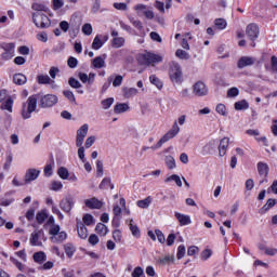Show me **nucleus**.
<instances>
[{"instance_id":"obj_1","label":"nucleus","mask_w":277,"mask_h":277,"mask_svg":"<svg viewBox=\"0 0 277 277\" xmlns=\"http://www.w3.org/2000/svg\"><path fill=\"white\" fill-rule=\"evenodd\" d=\"M185 120H187V117L185 115L180 116L177 121L175 120L173 122L172 128L158 141V143L151 146V150H157L161 148V146H163L166 142H170V140H174L177 133H181V127L185 124ZM179 124L181 127H179Z\"/></svg>"},{"instance_id":"obj_2","label":"nucleus","mask_w":277,"mask_h":277,"mask_svg":"<svg viewBox=\"0 0 277 277\" xmlns=\"http://www.w3.org/2000/svg\"><path fill=\"white\" fill-rule=\"evenodd\" d=\"M48 224H50L49 235H51L50 240L52 243H64L68 239V234L66 232H61L62 227L55 224V217L50 216L48 219Z\"/></svg>"},{"instance_id":"obj_3","label":"nucleus","mask_w":277,"mask_h":277,"mask_svg":"<svg viewBox=\"0 0 277 277\" xmlns=\"http://www.w3.org/2000/svg\"><path fill=\"white\" fill-rule=\"evenodd\" d=\"M38 107V95H30L28 100L22 105V118L24 120H29L31 114L36 111Z\"/></svg>"},{"instance_id":"obj_4","label":"nucleus","mask_w":277,"mask_h":277,"mask_svg":"<svg viewBox=\"0 0 277 277\" xmlns=\"http://www.w3.org/2000/svg\"><path fill=\"white\" fill-rule=\"evenodd\" d=\"M169 77L172 83H183V69L177 62L169 63Z\"/></svg>"},{"instance_id":"obj_5","label":"nucleus","mask_w":277,"mask_h":277,"mask_svg":"<svg viewBox=\"0 0 277 277\" xmlns=\"http://www.w3.org/2000/svg\"><path fill=\"white\" fill-rule=\"evenodd\" d=\"M137 61L141 66H150V64H160V62H163V57L159 54L146 52L144 54H140L137 56Z\"/></svg>"},{"instance_id":"obj_6","label":"nucleus","mask_w":277,"mask_h":277,"mask_svg":"<svg viewBox=\"0 0 277 277\" xmlns=\"http://www.w3.org/2000/svg\"><path fill=\"white\" fill-rule=\"evenodd\" d=\"M32 23L36 27H40L41 29H47V27H51V19L44 13L35 12L32 13Z\"/></svg>"},{"instance_id":"obj_7","label":"nucleus","mask_w":277,"mask_h":277,"mask_svg":"<svg viewBox=\"0 0 277 277\" xmlns=\"http://www.w3.org/2000/svg\"><path fill=\"white\" fill-rule=\"evenodd\" d=\"M0 49L3 50V53L1 54V60L4 62H8L14 57L16 53V44L14 43H8V42H2L0 43Z\"/></svg>"},{"instance_id":"obj_8","label":"nucleus","mask_w":277,"mask_h":277,"mask_svg":"<svg viewBox=\"0 0 277 277\" xmlns=\"http://www.w3.org/2000/svg\"><path fill=\"white\" fill-rule=\"evenodd\" d=\"M133 10H135L137 16H145V18H147L148 21H153V18H155V12L148 9L146 4H136L134 5Z\"/></svg>"},{"instance_id":"obj_9","label":"nucleus","mask_w":277,"mask_h":277,"mask_svg":"<svg viewBox=\"0 0 277 277\" xmlns=\"http://www.w3.org/2000/svg\"><path fill=\"white\" fill-rule=\"evenodd\" d=\"M57 95H43L39 101V107H42L43 109H45L47 107H53L54 105H57Z\"/></svg>"},{"instance_id":"obj_10","label":"nucleus","mask_w":277,"mask_h":277,"mask_svg":"<svg viewBox=\"0 0 277 277\" xmlns=\"http://www.w3.org/2000/svg\"><path fill=\"white\" fill-rule=\"evenodd\" d=\"M246 34L248 36V38L250 40H252L251 47H256V43L254 42V40H256V38H259V26L256 24H249L246 28Z\"/></svg>"},{"instance_id":"obj_11","label":"nucleus","mask_w":277,"mask_h":277,"mask_svg":"<svg viewBox=\"0 0 277 277\" xmlns=\"http://www.w3.org/2000/svg\"><path fill=\"white\" fill-rule=\"evenodd\" d=\"M60 207L64 213H70L75 207V198L70 195L63 198L60 202Z\"/></svg>"},{"instance_id":"obj_12","label":"nucleus","mask_w":277,"mask_h":277,"mask_svg":"<svg viewBox=\"0 0 277 277\" xmlns=\"http://www.w3.org/2000/svg\"><path fill=\"white\" fill-rule=\"evenodd\" d=\"M89 129L90 126H88V123L80 127V129L77 131L76 146H83V141L85 140V135H88Z\"/></svg>"},{"instance_id":"obj_13","label":"nucleus","mask_w":277,"mask_h":277,"mask_svg":"<svg viewBox=\"0 0 277 277\" xmlns=\"http://www.w3.org/2000/svg\"><path fill=\"white\" fill-rule=\"evenodd\" d=\"M193 92L196 96H207V94H209V89L205 82L198 81L194 84Z\"/></svg>"},{"instance_id":"obj_14","label":"nucleus","mask_w":277,"mask_h":277,"mask_svg":"<svg viewBox=\"0 0 277 277\" xmlns=\"http://www.w3.org/2000/svg\"><path fill=\"white\" fill-rule=\"evenodd\" d=\"M255 62H256V58H254L252 56H241L238 60L237 66H238V68L242 69L248 66H254Z\"/></svg>"},{"instance_id":"obj_15","label":"nucleus","mask_w":277,"mask_h":277,"mask_svg":"<svg viewBox=\"0 0 277 277\" xmlns=\"http://www.w3.org/2000/svg\"><path fill=\"white\" fill-rule=\"evenodd\" d=\"M40 176V170L38 169H28L25 174V183L26 185L31 183L32 181H36Z\"/></svg>"},{"instance_id":"obj_16","label":"nucleus","mask_w":277,"mask_h":277,"mask_svg":"<svg viewBox=\"0 0 277 277\" xmlns=\"http://www.w3.org/2000/svg\"><path fill=\"white\" fill-rule=\"evenodd\" d=\"M107 40H109V38L107 36H102V35H96L93 43H92V49L94 51H98V49L103 48V44H105V42H107Z\"/></svg>"},{"instance_id":"obj_17","label":"nucleus","mask_w":277,"mask_h":277,"mask_svg":"<svg viewBox=\"0 0 277 277\" xmlns=\"http://www.w3.org/2000/svg\"><path fill=\"white\" fill-rule=\"evenodd\" d=\"M84 205L88 209H103V201L98 200L96 197L85 199Z\"/></svg>"},{"instance_id":"obj_18","label":"nucleus","mask_w":277,"mask_h":277,"mask_svg":"<svg viewBox=\"0 0 277 277\" xmlns=\"http://www.w3.org/2000/svg\"><path fill=\"white\" fill-rule=\"evenodd\" d=\"M230 144V138L223 137L219 144V155L221 157H224L226 155V151L228 150V146Z\"/></svg>"},{"instance_id":"obj_19","label":"nucleus","mask_w":277,"mask_h":277,"mask_svg":"<svg viewBox=\"0 0 277 277\" xmlns=\"http://www.w3.org/2000/svg\"><path fill=\"white\" fill-rule=\"evenodd\" d=\"M37 82L39 85H55V80L51 79L49 75H38Z\"/></svg>"},{"instance_id":"obj_20","label":"nucleus","mask_w":277,"mask_h":277,"mask_svg":"<svg viewBox=\"0 0 277 277\" xmlns=\"http://www.w3.org/2000/svg\"><path fill=\"white\" fill-rule=\"evenodd\" d=\"M175 217L180 223V226H188V224H192V217L187 214L175 212Z\"/></svg>"},{"instance_id":"obj_21","label":"nucleus","mask_w":277,"mask_h":277,"mask_svg":"<svg viewBox=\"0 0 277 277\" xmlns=\"http://www.w3.org/2000/svg\"><path fill=\"white\" fill-rule=\"evenodd\" d=\"M258 172L260 176H262L263 179H267V175L269 174V166H267V163L264 162H259Z\"/></svg>"},{"instance_id":"obj_22","label":"nucleus","mask_w":277,"mask_h":277,"mask_svg":"<svg viewBox=\"0 0 277 277\" xmlns=\"http://www.w3.org/2000/svg\"><path fill=\"white\" fill-rule=\"evenodd\" d=\"M77 228H78V236L80 239H88V227L83 224V222H78L77 223Z\"/></svg>"},{"instance_id":"obj_23","label":"nucleus","mask_w":277,"mask_h":277,"mask_svg":"<svg viewBox=\"0 0 277 277\" xmlns=\"http://www.w3.org/2000/svg\"><path fill=\"white\" fill-rule=\"evenodd\" d=\"M40 235H42V230H35L30 235V246H42V242L40 241Z\"/></svg>"},{"instance_id":"obj_24","label":"nucleus","mask_w":277,"mask_h":277,"mask_svg":"<svg viewBox=\"0 0 277 277\" xmlns=\"http://www.w3.org/2000/svg\"><path fill=\"white\" fill-rule=\"evenodd\" d=\"M32 259H34L35 263L42 265V263H44V261H47V253H44V251L35 252L32 255Z\"/></svg>"},{"instance_id":"obj_25","label":"nucleus","mask_w":277,"mask_h":277,"mask_svg":"<svg viewBox=\"0 0 277 277\" xmlns=\"http://www.w3.org/2000/svg\"><path fill=\"white\" fill-rule=\"evenodd\" d=\"M13 83H15V85H25V83H27V76L23 74H15L13 76Z\"/></svg>"},{"instance_id":"obj_26","label":"nucleus","mask_w":277,"mask_h":277,"mask_svg":"<svg viewBox=\"0 0 277 277\" xmlns=\"http://www.w3.org/2000/svg\"><path fill=\"white\" fill-rule=\"evenodd\" d=\"M124 98H133V96H137L138 91L135 88H123L122 89Z\"/></svg>"},{"instance_id":"obj_27","label":"nucleus","mask_w":277,"mask_h":277,"mask_svg":"<svg viewBox=\"0 0 277 277\" xmlns=\"http://www.w3.org/2000/svg\"><path fill=\"white\" fill-rule=\"evenodd\" d=\"M95 233H97V235L101 237H105V235L109 233V228H107L103 223H97L95 226Z\"/></svg>"},{"instance_id":"obj_28","label":"nucleus","mask_w":277,"mask_h":277,"mask_svg":"<svg viewBox=\"0 0 277 277\" xmlns=\"http://www.w3.org/2000/svg\"><path fill=\"white\" fill-rule=\"evenodd\" d=\"M64 250L68 259H72V256L75 255V252H77V248H75V245H72L71 242H67L64 246Z\"/></svg>"},{"instance_id":"obj_29","label":"nucleus","mask_w":277,"mask_h":277,"mask_svg":"<svg viewBox=\"0 0 277 277\" xmlns=\"http://www.w3.org/2000/svg\"><path fill=\"white\" fill-rule=\"evenodd\" d=\"M14 106V100L9 96L1 105V109H5L10 114H12V107Z\"/></svg>"},{"instance_id":"obj_30","label":"nucleus","mask_w":277,"mask_h":277,"mask_svg":"<svg viewBox=\"0 0 277 277\" xmlns=\"http://www.w3.org/2000/svg\"><path fill=\"white\" fill-rule=\"evenodd\" d=\"M114 189V184L111 183V177H104L102 182L100 183L98 188L100 189H107V188Z\"/></svg>"},{"instance_id":"obj_31","label":"nucleus","mask_w":277,"mask_h":277,"mask_svg":"<svg viewBox=\"0 0 277 277\" xmlns=\"http://www.w3.org/2000/svg\"><path fill=\"white\" fill-rule=\"evenodd\" d=\"M158 263L160 265H170V263H174V255L173 254H168V255H164L162 258H159L158 259Z\"/></svg>"},{"instance_id":"obj_32","label":"nucleus","mask_w":277,"mask_h":277,"mask_svg":"<svg viewBox=\"0 0 277 277\" xmlns=\"http://www.w3.org/2000/svg\"><path fill=\"white\" fill-rule=\"evenodd\" d=\"M47 217H49L47 210H41L36 214V221L38 224H44Z\"/></svg>"},{"instance_id":"obj_33","label":"nucleus","mask_w":277,"mask_h":277,"mask_svg":"<svg viewBox=\"0 0 277 277\" xmlns=\"http://www.w3.org/2000/svg\"><path fill=\"white\" fill-rule=\"evenodd\" d=\"M235 109L237 111H241L243 109H249L250 107V104H248V101L246 100H241L239 102H236L235 105H234Z\"/></svg>"},{"instance_id":"obj_34","label":"nucleus","mask_w":277,"mask_h":277,"mask_svg":"<svg viewBox=\"0 0 277 277\" xmlns=\"http://www.w3.org/2000/svg\"><path fill=\"white\" fill-rule=\"evenodd\" d=\"M150 202H153V197L148 196L147 198H145L143 200H138L137 207H140V209H148L150 207Z\"/></svg>"},{"instance_id":"obj_35","label":"nucleus","mask_w":277,"mask_h":277,"mask_svg":"<svg viewBox=\"0 0 277 277\" xmlns=\"http://www.w3.org/2000/svg\"><path fill=\"white\" fill-rule=\"evenodd\" d=\"M174 181V183L177 185V187H183V182L181 181V176L177 174H173L164 180V183H170Z\"/></svg>"},{"instance_id":"obj_36","label":"nucleus","mask_w":277,"mask_h":277,"mask_svg":"<svg viewBox=\"0 0 277 277\" xmlns=\"http://www.w3.org/2000/svg\"><path fill=\"white\" fill-rule=\"evenodd\" d=\"M92 64L94 68H105V58L103 56H96Z\"/></svg>"},{"instance_id":"obj_37","label":"nucleus","mask_w":277,"mask_h":277,"mask_svg":"<svg viewBox=\"0 0 277 277\" xmlns=\"http://www.w3.org/2000/svg\"><path fill=\"white\" fill-rule=\"evenodd\" d=\"M31 8L32 10H35V12H40V13L49 12V6L42 3L35 2L32 3Z\"/></svg>"},{"instance_id":"obj_38","label":"nucleus","mask_w":277,"mask_h":277,"mask_svg":"<svg viewBox=\"0 0 277 277\" xmlns=\"http://www.w3.org/2000/svg\"><path fill=\"white\" fill-rule=\"evenodd\" d=\"M111 44L115 49H120L124 47V38L123 37H115L111 41Z\"/></svg>"},{"instance_id":"obj_39","label":"nucleus","mask_w":277,"mask_h":277,"mask_svg":"<svg viewBox=\"0 0 277 277\" xmlns=\"http://www.w3.org/2000/svg\"><path fill=\"white\" fill-rule=\"evenodd\" d=\"M115 114H124V111H129V105L128 104H117L114 107Z\"/></svg>"},{"instance_id":"obj_40","label":"nucleus","mask_w":277,"mask_h":277,"mask_svg":"<svg viewBox=\"0 0 277 277\" xmlns=\"http://www.w3.org/2000/svg\"><path fill=\"white\" fill-rule=\"evenodd\" d=\"M149 81L150 83H153V85H156L158 90H161V88H163V82H161V80L155 75L149 76Z\"/></svg>"},{"instance_id":"obj_41","label":"nucleus","mask_w":277,"mask_h":277,"mask_svg":"<svg viewBox=\"0 0 277 277\" xmlns=\"http://www.w3.org/2000/svg\"><path fill=\"white\" fill-rule=\"evenodd\" d=\"M166 166L169 170H174V168H176V160H174V157L167 156L166 157Z\"/></svg>"},{"instance_id":"obj_42","label":"nucleus","mask_w":277,"mask_h":277,"mask_svg":"<svg viewBox=\"0 0 277 277\" xmlns=\"http://www.w3.org/2000/svg\"><path fill=\"white\" fill-rule=\"evenodd\" d=\"M57 174L63 181H66L69 176L68 169H66L65 167L58 168Z\"/></svg>"},{"instance_id":"obj_43","label":"nucleus","mask_w":277,"mask_h":277,"mask_svg":"<svg viewBox=\"0 0 277 277\" xmlns=\"http://www.w3.org/2000/svg\"><path fill=\"white\" fill-rule=\"evenodd\" d=\"M83 224L84 226H92V224H94V216H92V214H84L82 217Z\"/></svg>"},{"instance_id":"obj_44","label":"nucleus","mask_w":277,"mask_h":277,"mask_svg":"<svg viewBox=\"0 0 277 277\" xmlns=\"http://www.w3.org/2000/svg\"><path fill=\"white\" fill-rule=\"evenodd\" d=\"M154 8L160 12V14H166V3L159 0H156L154 3Z\"/></svg>"},{"instance_id":"obj_45","label":"nucleus","mask_w":277,"mask_h":277,"mask_svg":"<svg viewBox=\"0 0 277 277\" xmlns=\"http://www.w3.org/2000/svg\"><path fill=\"white\" fill-rule=\"evenodd\" d=\"M130 230L133 235V237L140 238L141 236V232H140V227H137V225H133V220L130 221Z\"/></svg>"},{"instance_id":"obj_46","label":"nucleus","mask_w":277,"mask_h":277,"mask_svg":"<svg viewBox=\"0 0 277 277\" xmlns=\"http://www.w3.org/2000/svg\"><path fill=\"white\" fill-rule=\"evenodd\" d=\"M64 96L70 102V103H77V98L75 97V93L70 90L63 91Z\"/></svg>"},{"instance_id":"obj_47","label":"nucleus","mask_w":277,"mask_h":277,"mask_svg":"<svg viewBox=\"0 0 277 277\" xmlns=\"http://www.w3.org/2000/svg\"><path fill=\"white\" fill-rule=\"evenodd\" d=\"M10 261L13 263V265H15V267H17L19 272H25V265H23V263H21L16 258L11 256Z\"/></svg>"},{"instance_id":"obj_48","label":"nucleus","mask_w":277,"mask_h":277,"mask_svg":"<svg viewBox=\"0 0 277 277\" xmlns=\"http://www.w3.org/2000/svg\"><path fill=\"white\" fill-rule=\"evenodd\" d=\"M214 25H215V27L217 28V29H226V25H227V23H226V19H224V18H216L215 21H214Z\"/></svg>"},{"instance_id":"obj_49","label":"nucleus","mask_w":277,"mask_h":277,"mask_svg":"<svg viewBox=\"0 0 277 277\" xmlns=\"http://www.w3.org/2000/svg\"><path fill=\"white\" fill-rule=\"evenodd\" d=\"M68 83L70 85V88H74V90H79V88H82L81 82H79V80H77L76 78H69Z\"/></svg>"},{"instance_id":"obj_50","label":"nucleus","mask_w":277,"mask_h":277,"mask_svg":"<svg viewBox=\"0 0 277 277\" xmlns=\"http://www.w3.org/2000/svg\"><path fill=\"white\" fill-rule=\"evenodd\" d=\"M175 55L180 60H189V53L185 52V50L182 49L176 50Z\"/></svg>"},{"instance_id":"obj_51","label":"nucleus","mask_w":277,"mask_h":277,"mask_svg":"<svg viewBox=\"0 0 277 277\" xmlns=\"http://www.w3.org/2000/svg\"><path fill=\"white\" fill-rule=\"evenodd\" d=\"M92 24L87 23L82 26V34H84V36H92Z\"/></svg>"},{"instance_id":"obj_52","label":"nucleus","mask_w":277,"mask_h":277,"mask_svg":"<svg viewBox=\"0 0 277 277\" xmlns=\"http://www.w3.org/2000/svg\"><path fill=\"white\" fill-rule=\"evenodd\" d=\"M269 70H271L272 72L277 74V56H275V55L271 57V67H269Z\"/></svg>"},{"instance_id":"obj_53","label":"nucleus","mask_w":277,"mask_h":277,"mask_svg":"<svg viewBox=\"0 0 277 277\" xmlns=\"http://www.w3.org/2000/svg\"><path fill=\"white\" fill-rule=\"evenodd\" d=\"M111 105H114V97H108V98L102 101L103 109H109V107H111Z\"/></svg>"},{"instance_id":"obj_54","label":"nucleus","mask_w":277,"mask_h":277,"mask_svg":"<svg viewBox=\"0 0 277 277\" xmlns=\"http://www.w3.org/2000/svg\"><path fill=\"white\" fill-rule=\"evenodd\" d=\"M78 65H79V61L75 58V56H70L68 58L67 66H69V68H77Z\"/></svg>"},{"instance_id":"obj_55","label":"nucleus","mask_w":277,"mask_h":277,"mask_svg":"<svg viewBox=\"0 0 277 277\" xmlns=\"http://www.w3.org/2000/svg\"><path fill=\"white\" fill-rule=\"evenodd\" d=\"M130 23L136 27V29H142V22L140 19H135V17H132V16H128Z\"/></svg>"},{"instance_id":"obj_56","label":"nucleus","mask_w":277,"mask_h":277,"mask_svg":"<svg viewBox=\"0 0 277 277\" xmlns=\"http://www.w3.org/2000/svg\"><path fill=\"white\" fill-rule=\"evenodd\" d=\"M12 202H14V198L3 197L0 200V207H10V205H12Z\"/></svg>"},{"instance_id":"obj_57","label":"nucleus","mask_w":277,"mask_h":277,"mask_svg":"<svg viewBox=\"0 0 277 277\" xmlns=\"http://www.w3.org/2000/svg\"><path fill=\"white\" fill-rule=\"evenodd\" d=\"M183 256H185V245H180L177 247L176 258L179 259V261H181V259H183Z\"/></svg>"},{"instance_id":"obj_58","label":"nucleus","mask_w":277,"mask_h":277,"mask_svg":"<svg viewBox=\"0 0 277 277\" xmlns=\"http://www.w3.org/2000/svg\"><path fill=\"white\" fill-rule=\"evenodd\" d=\"M63 187H64V184H62V182L60 181L52 182V186H51L52 192H60V189H62Z\"/></svg>"},{"instance_id":"obj_59","label":"nucleus","mask_w":277,"mask_h":277,"mask_svg":"<svg viewBox=\"0 0 277 277\" xmlns=\"http://www.w3.org/2000/svg\"><path fill=\"white\" fill-rule=\"evenodd\" d=\"M155 235L157 236L159 243H166V236L163 235V232L156 229Z\"/></svg>"},{"instance_id":"obj_60","label":"nucleus","mask_w":277,"mask_h":277,"mask_svg":"<svg viewBox=\"0 0 277 277\" xmlns=\"http://www.w3.org/2000/svg\"><path fill=\"white\" fill-rule=\"evenodd\" d=\"M227 96L229 98H234L235 96H239V89L237 88H230L228 91H227Z\"/></svg>"},{"instance_id":"obj_61","label":"nucleus","mask_w":277,"mask_h":277,"mask_svg":"<svg viewBox=\"0 0 277 277\" xmlns=\"http://www.w3.org/2000/svg\"><path fill=\"white\" fill-rule=\"evenodd\" d=\"M113 238H114V240L117 241V242L122 241V232H120V229H115V230L113 232Z\"/></svg>"},{"instance_id":"obj_62","label":"nucleus","mask_w":277,"mask_h":277,"mask_svg":"<svg viewBox=\"0 0 277 277\" xmlns=\"http://www.w3.org/2000/svg\"><path fill=\"white\" fill-rule=\"evenodd\" d=\"M144 276V268L137 266L134 268V271L132 272V277H142Z\"/></svg>"},{"instance_id":"obj_63","label":"nucleus","mask_w":277,"mask_h":277,"mask_svg":"<svg viewBox=\"0 0 277 277\" xmlns=\"http://www.w3.org/2000/svg\"><path fill=\"white\" fill-rule=\"evenodd\" d=\"M216 113L221 116H226V106L224 104H219L216 106Z\"/></svg>"},{"instance_id":"obj_64","label":"nucleus","mask_w":277,"mask_h":277,"mask_svg":"<svg viewBox=\"0 0 277 277\" xmlns=\"http://www.w3.org/2000/svg\"><path fill=\"white\" fill-rule=\"evenodd\" d=\"M97 176H103V161H96Z\"/></svg>"}]
</instances>
